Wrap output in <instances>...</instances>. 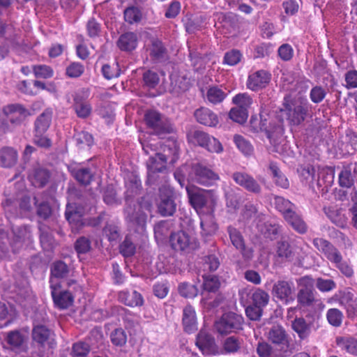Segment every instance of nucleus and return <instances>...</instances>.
Here are the masks:
<instances>
[{
	"label": "nucleus",
	"mask_w": 357,
	"mask_h": 357,
	"mask_svg": "<svg viewBox=\"0 0 357 357\" xmlns=\"http://www.w3.org/2000/svg\"><path fill=\"white\" fill-rule=\"evenodd\" d=\"M160 200L157 204L158 213L163 217L172 216L176 210L174 192L169 187L160 188Z\"/></svg>",
	"instance_id": "10"
},
{
	"label": "nucleus",
	"mask_w": 357,
	"mask_h": 357,
	"mask_svg": "<svg viewBox=\"0 0 357 357\" xmlns=\"http://www.w3.org/2000/svg\"><path fill=\"white\" fill-rule=\"evenodd\" d=\"M136 247L131 238L126 236L119 245L120 253L125 257H129L135 253Z\"/></svg>",
	"instance_id": "53"
},
{
	"label": "nucleus",
	"mask_w": 357,
	"mask_h": 357,
	"mask_svg": "<svg viewBox=\"0 0 357 357\" xmlns=\"http://www.w3.org/2000/svg\"><path fill=\"white\" fill-rule=\"evenodd\" d=\"M89 96L90 91L87 88H81L75 90L71 94L73 99V105L89 102L88 98Z\"/></svg>",
	"instance_id": "63"
},
{
	"label": "nucleus",
	"mask_w": 357,
	"mask_h": 357,
	"mask_svg": "<svg viewBox=\"0 0 357 357\" xmlns=\"http://www.w3.org/2000/svg\"><path fill=\"white\" fill-rule=\"evenodd\" d=\"M252 304L263 308L269 301V295L265 291L257 289L252 295Z\"/></svg>",
	"instance_id": "48"
},
{
	"label": "nucleus",
	"mask_w": 357,
	"mask_h": 357,
	"mask_svg": "<svg viewBox=\"0 0 357 357\" xmlns=\"http://www.w3.org/2000/svg\"><path fill=\"white\" fill-rule=\"evenodd\" d=\"M73 138L76 146L79 149L90 147L93 144V137L92 135L86 131L76 132Z\"/></svg>",
	"instance_id": "45"
},
{
	"label": "nucleus",
	"mask_w": 357,
	"mask_h": 357,
	"mask_svg": "<svg viewBox=\"0 0 357 357\" xmlns=\"http://www.w3.org/2000/svg\"><path fill=\"white\" fill-rule=\"evenodd\" d=\"M243 343V340L240 337L231 335L227 337L223 342V349L225 353L231 354L238 351Z\"/></svg>",
	"instance_id": "43"
},
{
	"label": "nucleus",
	"mask_w": 357,
	"mask_h": 357,
	"mask_svg": "<svg viewBox=\"0 0 357 357\" xmlns=\"http://www.w3.org/2000/svg\"><path fill=\"white\" fill-rule=\"evenodd\" d=\"M169 158L170 162L172 164L178 158V149L175 144H172V147H168L167 150L165 148L163 153H157L149 158L146 161L147 182L149 183H155L156 173L163 172L166 170L167 160Z\"/></svg>",
	"instance_id": "4"
},
{
	"label": "nucleus",
	"mask_w": 357,
	"mask_h": 357,
	"mask_svg": "<svg viewBox=\"0 0 357 357\" xmlns=\"http://www.w3.org/2000/svg\"><path fill=\"white\" fill-rule=\"evenodd\" d=\"M284 220L292 227V228L301 234L307 231V225L301 215L295 211L287 216Z\"/></svg>",
	"instance_id": "38"
},
{
	"label": "nucleus",
	"mask_w": 357,
	"mask_h": 357,
	"mask_svg": "<svg viewBox=\"0 0 357 357\" xmlns=\"http://www.w3.org/2000/svg\"><path fill=\"white\" fill-rule=\"evenodd\" d=\"M18 153L17 150L10 146H3L0 149V167L10 169L17 162Z\"/></svg>",
	"instance_id": "22"
},
{
	"label": "nucleus",
	"mask_w": 357,
	"mask_h": 357,
	"mask_svg": "<svg viewBox=\"0 0 357 357\" xmlns=\"http://www.w3.org/2000/svg\"><path fill=\"white\" fill-rule=\"evenodd\" d=\"M231 178L234 182L243 188L247 191L259 195L261 192V187L259 183L246 172H236L231 175Z\"/></svg>",
	"instance_id": "15"
},
{
	"label": "nucleus",
	"mask_w": 357,
	"mask_h": 357,
	"mask_svg": "<svg viewBox=\"0 0 357 357\" xmlns=\"http://www.w3.org/2000/svg\"><path fill=\"white\" fill-rule=\"evenodd\" d=\"M127 190L125 192V204H126V198L130 203H137L134 200V197L138 195L142 188L141 181L136 176L133 177L126 184Z\"/></svg>",
	"instance_id": "41"
},
{
	"label": "nucleus",
	"mask_w": 357,
	"mask_h": 357,
	"mask_svg": "<svg viewBox=\"0 0 357 357\" xmlns=\"http://www.w3.org/2000/svg\"><path fill=\"white\" fill-rule=\"evenodd\" d=\"M172 84L178 89L177 93L187 91L192 84V79L185 70L183 72H173L170 75Z\"/></svg>",
	"instance_id": "28"
},
{
	"label": "nucleus",
	"mask_w": 357,
	"mask_h": 357,
	"mask_svg": "<svg viewBox=\"0 0 357 357\" xmlns=\"http://www.w3.org/2000/svg\"><path fill=\"white\" fill-rule=\"evenodd\" d=\"M73 107L77 116L80 119L88 118L92 112V107L89 102L73 105Z\"/></svg>",
	"instance_id": "64"
},
{
	"label": "nucleus",
	"mask_w": 357,
	"mask_h": 357,
	"mask_svg": "<svg viewBox=\"0 0 357 357\" xmlns=\"http://www.w3.org/2000/svg\"><path fill=\"white\" fill-rule=\"evenodd\" d=\"M313 245L342 275L347 278L353 276L354 269L350 262L344 260L340 251L330 241L322 238H315Z\"/></svg>",
	"instance_id": "3"
},
{
	"label": "nucleus",
	"mask_w": 357,
	"mask_h": 357,
	"mask_svg": "<svg viewBox=\"0 0 357 357\" xmlns=\"http://www.w3.org/2000/svg\"><path fill=\"white\" fill-rule=\"evenodd\" d=\"M90 351V346L84 342L73 344L71 354L73 357H86Z\"/></svg>",
	"instance_id": "62"
},
{
	"label": "nucleus",
	"mask_w": 357,
	"mask_h": 357,
	"mask_svg": "<svg viewBox=\"0 0 357 357\" xmlns=\"http://www.w3.org/2000/svg\"><path fill=\"white\" fill-rule=\"evenodd\" d=\"M343 313L337 308H331L326 312L328 323L334 327H340L343 320Z\"/></svg>",
	"instance_id": "51"
},
{
	"label": "nucleus",
	"mask_w": 357,
	"mask_h": 357,
	"mask_svg": "<svg viewBox=\"0 0 357 357\" xmlns=\"http://www.w3.org/2000/svg\"><path fill=\"white\" fill-rule=\"evenodd\" d=\"M219 179L220 177L217 173L202 164L195 163L190 165L188 174L189 182L204 185H211L213 182Z\"/></svg>",
	"instance_id": "8"
},
{
	"label": "nucleus",
	"mask_w": 357,
	"mask_h": 357,
	"mask_svg": "<svg viewBox=\"0 0 357 357\" xmlns=\"http://www.w3.org/2000/svg\"><path fill=\"white\" fill-rule=\"evenodd\" d=\"M152 204L144 197H142L137 203L128 202L126 198V204L123 208V214L126 221L129 226L137 232H143L146 227L148 215L151 212Z\"/></svg>",
	"instance_id": "2"
},
{
	"label": "nucleus",
	"mask_w": 357,
	"mask_h": 357,
	"mask_svg": "<svg viewBox=\"0 0 357 357\" xmlns=\"http://www.w3.org/2000/svg\"><path fill=\"white\" fill-rule=\"evenodd\" d=\"M84 215V209L76 204H68L66 205L65 216L70 224L76 226L82 225V218Z\"/></svg>",
	"instance_id": "29"
},
{
	"label": "nucleus",
	"mask_w": 357,
	"mask_h": 357,
	"mask_svg": "<svg viewBox=\"0 0 357 357\" xmlns=\"http://www.w3.org/2000/svg\"><path fill=\"white\" fill-rule=\"evenodd\" d=\"M102 199L108 206H119L121 204V199L117 196L116 190L112 184H107L101 190Z\"/></svg>",
	"instance_id": "35"
},
{
	"label": "nucleus",
	"mask_w": 357,
	"mask_h": 357,
	"mask_svg": "<svg viewBox=\"0 0 357 357\" xmlns=\"http://www.w3.org/2000/svg\"><path fill=\"white\" fill-rule=\"evenodd\" d=\"M272 196L275 208L283 215L284 218L295 211L296 205L289 199L275 195Z\"/></svg>",
	"instance_id": "31"
},
{
	"label": "nucleus",
	"mask_w": 357,
	"mask_h": 357,
	"mask_svg": "<svg viewBox=\"0 0 357 357\" xmlns=\"http://www.w3.org/2000/svg\"><path fill=\"white\" fill-rule=\"evenodd\" d=\"M144 121L151 135L164 138L174 132L173 124L165 115L156 110H148L144 114Z\"/></svg>",
	"instance_id": "5"
},
{
	"label": "nucleus",
	"mask_w": 357,
	"mask_h": 357,
	"mask_svg": "<svg viewBox=\"0 0 357 357\" xmlns=\"http://www.w3.org/2000/svg\"><path fill=\"white\" fill-rule=\"evenodd\" d=\"M33 203L36 208V214L38 217L47 220L52 213V208L43 194H38L33 197Z\"/></svg>",
	"instance_id": "27"
},
{
	"label": "nucleus",
	"mask_w": 357,
	"mask_h": 357,
	"mask_svg": "<svg viewBox=\"0 0 357 357\" xmlns=\"http://www.w3.org/2000/svg\"><path fill=\"white\" fill-rule=\"evenodd\" d=\"M111 342L117 347H123L127 342V335L123 328H119L110 334Z\"/></svg>",
	"instance_id": "60"
},
{
	"label": "nucleus",
	"mask_w": 357,
	"mask_h": 357,
	"mask_svg": "<svg viewBox=\"0 0 357 357\" xmlns=\"http://www.w3.org/2000/svg\"><path fill=\"white\" fill-rule=\"evenodd\" d=\"M312 324H308L303 317H296L291 322L292 329L298 334L301 340H305L311 333Z\"/></svg>",
	"instance_id": "33"
},
{
	"label": "nucleus",
	"mask_w": 357,
	"mask_h": 357,
	"mask_svg": "<svg viewBox=\"0 0 357 357\" xmlns=\"http://www.w3.org/2000/svg\"><path fill=\"white\" fill-rule=\"evenodd\" d=\"M169 243L175 251L188 253L199 247L197 240L183 230L172 233L169 236Z\"/></svg>",
	"instance_id": "9"
},
{
	"label": "nucleus",
	"mask_w": 357,
	"mask_h": 357,
	"mask_svg": "<svg viewBox=\"0 0 357 357\" xmlns=\"http://www.w3.org/2000/svg\"><path fill=\"white\" fill-rule=\"evenodd\" d=\"M123 17L125 21L129 24H139L144 19L142 10L135 6L126 8L123 12Z\"/></svg>",
	"instance_id": "36"
},
{
	"label": "nucleus",
	"mask_w": 357,
	"mask_h": 357,
	"mask_svg": "<svg viewBox=\"0 0 357 357\" xmlns=\"http://www.w3.org/2000/svg\"><path fill=\"white\" fill-rule=\"evenodd\" d=\"M74 248L79 255L86 254L91 249V242L89 238L80 236L75 241Z\"/></svg>",
	"instance_id": "52"
},
{
	"label": "nucleus",
	"mask_w": 357,
	"mask_h": 357,
	"mask_svg": "<svg viewBox=\"0 0 357 357\" xmlns=\"http://www.w3.org/2000/svg\"><path fill=\"white\" fill-rule=\"evenodd\" d=\"M6 342L13 349H18L23 344L24 336L19 331H12L8 333Z\"/></svg>",
	"instance_id": "49"
},
{
	"label": "nucleus",
	"mask_w": 357,
	"mask_h": 357,
	"mask_svg": "<svg viewBox=\"0 0 357 357\" xmlns=\"http://www.w3.org/2000/svg\"><path fill=\"white\" fill-rule=\"evenodd\" d=\"M196 345L207 355H215L218 353V346L214 337L204 330H201L196 340Z\"/></svg>",
	"instance_id": "18"
},
{
	"label": "nucleus",
	"mask_w": 357,
	"mask_h": 357,
	"mask_svg": "<svg viewBox=\"0 0 357 357\" xmlns=\"http://www.w3.org/2000/svg\"><path fill=\"white\" fill-rule=\"evenodd\" d=\"M38 229L40 231V241L44 250H52L56 242L52 234V231L49 226L44 223H40Z\"/></svg>",
	"instance_id": "24"
},
{
	"label": "nucleus",
	"mask_w": 357,
	"mask_h": 357,
	"mask_svg": "<svg viewBox=\"0 0 357 357\" xmlns=\"http://www.w3.org/2000/svg\"><path fill=\"white\" fill-rule=\"evenodd\" d=\"M137 36L132 31L121 34L117 41L118 47L123 51L130 52L135 50L137 45Z\"/></svg>",
	"instance_id": "30"
},
{
	"label": "nucleus",
	"mask_w": 357,
	"mask_h": 357,
	"mask_svg": "<svg viewBox=\"0 0 357 357\" xmlns=\"http://www.w3.org/2000/svg\"><path fill=\"white\" fill-rule=\"evenodd\" d=\"M299 289L297 294V303L300 308L309 307L316 301L314 280L308 275L301 277L297 280Z\"/></svg>",
	"instance_id": "7"
},
{
	"label": "nucleus",
	"mask_w": 357,
	"mask_h": 357,
	"mask_svg": "<svg viewBox=\"0 0 357 357\" xmlns=\"http://www.w3.org/2000/svg\"><path fill=\"white\" fill-rule=\"evenodd\" d=\"M227 232L232 245L236 249L242 248L245 243L241 233L237 229L231 226L227 227Z\"/></svg>",
	"instance_id": "57"
},
{
	"label": "nucleus",
	"mask_w": 357,
	"mask_h": 357,
	"mask_svg": "<svg viewBox=\"0 0 357 357\" xmlns=\"http://www.w3.org/2000/svg\"><path fill=\"white\" fill-rule=\"evenodd\" d=\"M52 117V109L47 108L40 114L35 121V132L36 133H45L49 128Z\"/></svg>",
	"instance_id": "32"
},
{
	"label": "nucleus",
	"mask_w": 357,
	"mask_h": 357,
	"mask_svg": "<svg viewBox=\"0 0 357 357\" xmlns=\"http://www.w3.org/2000/svg\"><path fill=\"white\" fill-rule=\"evenodd\" d=\"M3 112L6 116V121L10 123L13 127L21 125L26 118L31 115L24 105L17 103L5 106Z\"/></svg>",
	"instance_id": "12"
},
{
	"label": "nucleus",
	"mask_w": 357,
	"mask_h": 357,
	"mask_svg": "<svg viewBox=\"0 0 357 357\" xmlns=\"http://www.w3.org/2000/svg\"><path fill=\"white\" fill-rule=\"evenodd\" d=\"M226 96L227 93L217 86L209 88L206 93L207 100L213 104L221 102Z\"/></svg>",
	"instance_id": "50"
},
{
	"label": "nucleus",
	"mask_w": 357,
	"mask_h": 357,
	"mask_svg": "<svg viewBox=\"0 0 357 357\" xmlns=\"http://www.w3.org/2000/svg\"><path fill=\"white\" fill-rule=\"evenodd\" d=\"M300 102L296 101L291 102L284 105L283 108L280 110L279 117L282 118L283 121L285 119L289 125L298 126L304 121L308 107L307 105V100L301 97Z\"/></svg>",
	"instance_id": "6"
},
{
	"label": "nucleus",
	"mask_w": 357,
	"mask_h": 357,
	"mask_svg": "<svg viewBox=\"0 0 357 357\" xmlns=\"http://www.w3.org/2000/svg\"><path fill=\"white\" fill-rule=\"evenodd\" d=\"M50 176V174L48 170L43 168H37L29 175V179L35 187L43 188L47 183Z\"/></svg>",
	"instance_id": "39"
},
{
	"label": "nucleus",
	"mask_w": 357,
	"mask_h": 357,
	"mask_svg": "<svg viewBox=\"0 0 357 357\" xmlns=\"http://www.w3.org/2000/svg\"><path fill=\"white\" fill-rule=\"evenodd\" d=\"M194 115L197 122L204 126L214 127L218 123L217 115L208 108L197 109Z\"/></svg>",
	"instance_id": "23"
},
{
	"label": "nucleus",
	"mask_w": 357,
	"mask_h": 357,
	"mask_svg": "<svg viewBox=\"0 0 357 357\" xmlns=\"http://www.w3.org/2000/svg\"><path fill=\"white\" fill-rule=\"evenodd\" d=\"M70 268L63 261L59 260L54 261L51 266V279L64 278L69 274Z\"/></svg>",
	"instance_id": "42"
},
{
	"label": "nucleus",
	"mask_w": 357,
	"mask_h": 357,
	"mask_svg": "<svg viewBox=\"0 0 357 357\" xmlns=\"http://www.w3.org/2000/svg\"><path fill=\"white\" fill-rule=\"evenodd\" d=\"M31 335L33 340L41 347L48 344L50 347H53L55 344L54 332L43 324H35Z\"/></svg>",
	"instance_id": "16"
},
{
	"label": "nucleus",
	"mask_w": 357,
	"mask_h": 357,
	"mask_svg": "<svg viewBox=\"0 0 357 357\" xmlns=\"http://www.w3.org/2000/svg\"><path fill=\"white\" fill-rule=\"evenodd\" d=\"M244 319L239 314L229 312L222 315L219 321L216 322V329L220 334L236 333L243 330Z\"/></svg>",
	"instance_id": "11"
},
{
	"label": "nucleus",
	"mask_w": 357,
	"mask_h": 357,
	"mask_svg": "<svg viewBox=\"0 0 357 357\" xmlns=\"http://www.w3.org/2000/svg\"><path fill=\"white\" fill-rule=\"evenodd\" d=\"M271 74L265 70H259L249 75L247 86L252 91L264 88L270 82Z\"/></svg>",
	"instance_id": "19"
},
{
	"label": "nucleus",
	"mask_w": 357,
	"mask_h": 357,
	"mask_svg": "<svg viewBox=\"0 0 357 357\" xmlns=\"http://www.w3.org/2000/svg\"><path fill=\"white\" fill-rule=\"evenodd\" d=\"M119 300L126 305L130 307L142 306L144 299L141 294L135 290L129 291L123 290L119 293Z\"/></svg>",
	"instance_id": "26"
},
{
	"label": "nucleus",
	"mask_w": 357,
	"mask_h": 357,
	"mask_svg": "<svg viewBox=\"0 0 357 357\" xmlns=\"http://www.w3.org/2000/svg\"><path fill=\"white\" fill-rule=\"evenodd\" d=\"M73 178L82 185H89L94 179L95 172L87 167H75L70 169Z\"/></svg>",
	"instance_id": "21"
},
{
	"label": "nucleus",
	"mask_w": 357,
	"mask_h": 357,
	"mask_svg": "<svg viewBox=\"0 0 357 357\" xmlns=\"http://www.w3.org/2000/svg\"><path fill=\"white\" fill-rule=\"evenodd\" d=\"M51 294L55 305L61 309H66L72 305L73 297L68 291H61L59 283L54 284L50 281Z\"/></svg>",
	"instance_id": "17"
},
{
	"label": "nucleus",
	"mask_w": 357,
	"mask_h": 357,
	"mask_svg": "<svg viewBox=\"0 0 357 357\" xmlns=\"http://www.w3.org/2000/svg\"><path fill=\"white\" fill-rule=\"evenodd\" d=\"M220 287L219 278L215 275H209L204 278L203 287L208 292L215 293Z\"/></svg>",
	"instance_id": "61"
},
{
	"label": "nucleus",
	"mask_w": 357,
	"mask_h": 357,
	"mask_svg": "<svg viewBox=\"0 0 357 357\" xmlns=\"http://www.w3.org/2000/svg\"><path fill=\"white\" fill-rule=\"evenodd\" d=\"M102 232L110 242L117 241L121 236L119 227L112 221L106 222Z\"/></svg>",
	"instance_id": "46"
},
{
	"label": "nucleus",
	"mask_w": 357,
	"mask_h": 357,
	"mask_svg": "<svg viewBox=\"0 0 357 357\" xmlns=\"http://www.w3.org/2000/svg\"><path fill=\"white\" fill-rule=\"evenodd\" d=\"M268 340L273 345L266 342L257 344V354L259 357H289L293 354L294 347L282 326H273L268 333Z\"/></svg>",
	"instance_id": "1"
},
{
	"label": "nucleus",
	"mask_w": 357,
	"mask_h": 357,
	"mask_svg": "<svg viewBox=\"0 0 357 357\" xmlns=\"http://www.w3.org/2000/svg\"><path fill=\"white\" fill-rule=\"evenodd\" d=\"M234 142L239 151L244 155H250L253 151V147L249 141L241 135H236L234 137Z\"/></svg>",
	"instance_id": "55"
},
{
	"label": "nucleus",
	"mask_w": 357,
	"mask_h": 357,
	"mask_svg": "<svg viewBox=\"0 0 357 357\" xmlns=\"http://www.w3.org/2000/svg\"><path fill=\"white\" fill-rule=\"evenodd\" d=\"M209 136L208 133L199 130H190L187 134L189 142L202 147L204 146Z\"/></svg>",
	"instance_id": "47"
},
{
	"label": "nucleus",
	"mask_w": 357,
	"mask_h": 357,
	"mask_svg": "<svg viewBox=\"0 0 357 357\" xmlns=\"http://www.w3.org/2000/svg\"><path fill=\"white\" fill-rule=\"evenodd\" d=\"M276 256L282 262H290L294 260L295 252L288 241L281 239L277 242Z\"/></svg>",
	"instance_id": "25"
},
{
	"label": "nucleus",
	"mask_w": 357,
	"mask_h": 357,
	"mask_svg": "<svg viewBox=\"0 0 357 357\" xmlns=\"http://www.w3.org/2000/svg\"><path fill=\"white\" fill-rule=\"evenodd\" d=\"M182 323L185 332L193 333L197 331L196 312L192 306L187 305L183 308Z\"/></svg>",
	"instance_id": "20"
},
{
	"label": "nucleus",
	"mask_w": 357,
	"mask_h": 357,
	"mask_svg": "<svg viewBox=\"0 0 357 357\" xmlns=\"http://www.w3.org/2000/svg\"><path fill=\"white\" fill-rule=\"evenodd\" d=\"M258 231L266 238L273 240L276 238L280 227L278 224H272L270 222L258 223L257 225Z\"/></svg>",
	"instance_id": "40"
},
{
	"label": "nucleus",
	"mask_w": 357,
	"mask_h": 357,
	"mask_svg": "<svg viewBox=\"0 0 357 357\" xmlns=\"http://www.w3.org/2000/svg\"><path fill=\"white\" fill-rule=\"evenodd\" d=\"M268 169L271 172L274 183L283 189H288L289 181L286 176L281 172L275 162H271L269 164Z\"/></svg>",
	"instance_id": "34"
},
{
	"label": "nucleus",
	"mask_w": 357,
	"mask_h": 357,
	"mask_svg": "<svg viewBox=\"0 0 357 357\" xmlns=\"http://www.w3.org/2000/svg\"><path fill=\"white\" fill-rule=\"evenodd\" d=\"M284 81L287 82L289 84H294V89L295 91H298V93H305L310 87L311 82L309 79H299L295 80V78H288L286 77H283Z\"/></svg>",
	"instance_id": "56"
},
{
	"label": "nucleus",
	"mask_w": 357,
	"mask_h": 357,
	"mask_svg": "<svg viewBox=\"0 0 357 357\" xmlns=\"http://www.w3.org/2000/svg\"><path fill=\"white\" fill-rule=\"evenodd\" d=\"M337 344L348 353L357 355V340L354 338H340L337 340Z\"/></svg>",
	"instance_id": "58"
},
{
	"label": "nucleus",
	"mask_w": 357,
	"mask_h": 357,
	"mask_svg": "<svg viewBox=\"0 0 357 357\" xmlns=\"http://www.w3.org/2000/svg\"><path fill=\"white\" fill-rule=\"evenodd\" d=\"M189 203L197 211L203 208L210 197V192L195 186H186Z\"/></svg>",
	"instance_id": "14"
},
{
	"label": "nucleus",
	"mask_w": 357,
	"mask_h": 357,
	"mask_svg": "<svg viewBox=\"0 0 357 357\" xmlns=\"http://www.w3.org/2000/svg\"><path fill=\"white\" fill-rule=\"evenodd\" d=\"M261 130H264L266 137L269 139L271 144L276 145L278 143L279 137L282 136L283 128L282 124L274 126L273 129H268L265 126L264 123H261Z\"/></svg>",
	"instance_id": "44"
},
{
	"label": "nucleus",
	"mask_w": 357,
	"mask_h": 357,
	"mask_svg": "<svg viewBox=\"0 0 357 357\" xmlns=\"http://www.w3.org/2000/svg\"><path fill=\"white\" fill-rule=\"evenodd\" d=\"M293 291L294 283L291 281L280 280L273 284L272 295L283 304L288 305L294 301Z\"/></svg>",
	"instance_id": "13"
},
{
	"label": "nucleus",
	"mask_w": 357,
	"mask_h": 357,
	"mask_svg": "<svg viewBox=\"0 0 357 357\" xmlns=\"http://www.w3.org/2000/svg\"><path fill=\"white\" fill-rule=\"evenodd\" d=\"M201 234L202 236H211L218 229V225L215 222L214 217L211 214L203 215L200 217Z\"/></svg>",
	"instance_id": "37"
},
{
	"label": "nucleus",
	"mask_w": 357,
	"mask_h": 357,
	"mask_svg": "<svg viewBox=\"0 0 357 357\" xmlns=\"http://www.w3.org/2000/svg\"><path fill=\"white\" fill-rule=\"evenodd\" d=\"M229 116L232 121L242 124L246 121L248 112L243 107H234L230 110Z\"/></svg>",
	"instance_id": "59"
},
{
	"label": "nucleus",
	"mask_w": 357,
	"mask_h": 357,
	"mask_svg": "<svg viewBox=\"0 0 357 357\" xmlns=\"http://www.w3.org/2000/svg\"><path fill=\"white\" fill-rule=\"evenodd\" d=\"M180 295L185 298H192L198 294V289L195 284L188 282H182L178 287Z\"/></svg>",
	"instance_id": "54"
}]
</instances>
